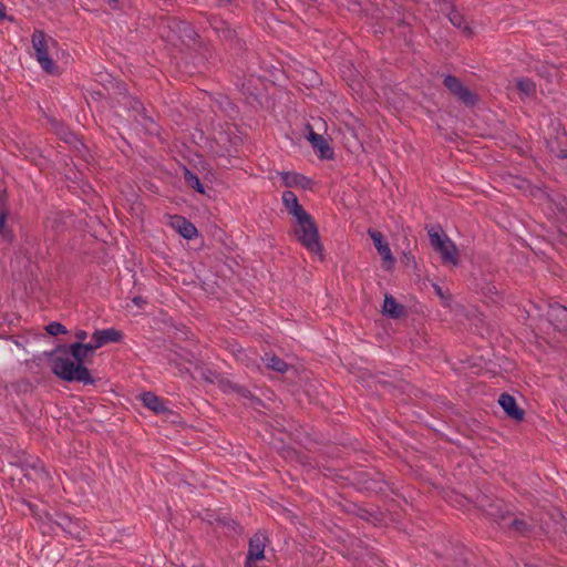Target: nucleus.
I'll list each match as a JSON object with an SVG mask.
<instances>
[{"mask_svg": "<svg viewBox=\"0 0 567 567\" xmlns=\"http://www.w3.org/2000/svg\"><path fill=\"white\" fill-rule=\"evenodd\" d=\"M279 176L286 187H300L302 189H310L312 181L296 172H280Z\"/></svg>", "mask_w": 567, "mask_h": 567, "instance_id": "nucleus-13", "label": "nucleus"}, {"mask_svg": "<svg viewBox=\"0 0 567 567\" xmlns=\"http://www.w3.org/2000/svg\"><path fill=\"white\" fill-rule=\"evenodd\" d=\"M449 19L453 25H455L460 29H463V32L466 35L473 34L471 27L465 23V19L460 12H457L455 10L451 11L449 14Z\"/></svg>", "mask_w": 567, "mask_h": 567, "instance_id": "nucleus-23", "label": "nucleus"}, {"mask_svg": "<svg viewBox=\"0 0 567 567\" xmlns=\"http://www.w3.org/2000/svg\"><path fill=\"white\" fill-rule=\"evenodd\" d=\"M558 209H559L560 212H565V207H564L563 205H560V206L558 207Z\"/></svg>", "mask_w": 567, "mask_h": 567, "instance_id": "nucleus-36", "label": "nucleus"}, {"mask_svg": "<svg viewBox=\"0 0 567 567\" xmlns=\"http://www.w3.org/2000/svg\"><path fill=\"white\" fill-rule=\"evenodd\" d=\"M269 539L266 532H257L252 535L248 543V551L245 564H256L257 560L265 558V548Z\"/></svg>", "mask_w": 567, "mask_h": 567, "instance_id": "nucleus-9", "label": "nucleus"}, {"mask_svg": "<svg viewBox=\"0 0 567 567\" xmlns=\"http://www.w3.org/2000/svg\"><path fill=\"white\" fill-rule=\"evenodd\" d=\"M133 302H134L136 306H138V307H141L143 303H145V301L143 300V298H142V297H135V298H133Z\"/></svg>", "mask_w": 567, "mask_h": 567, "instance_id": "nucleus-33", "label": "nucleus"}, {"mask_svg": "<svg viewBox=\"0 0 567 567\" xmlns=\"http://www.w3.org/2000/svg\"><path fill=\"white\" fill-rule=\"evenodd\" d=\"M117 0H110V2H116Z\"/></svg>", "mask_w": 567, "mask_h": 567, "instance_id": "nucleus-37", "label": "nucleus"}, {"mask_svg": "<svg viewBox=\"0 0 567 567\" xmlns=\"http://www.w3.org/2000/svg\"><path fill=\"white\" fill-rule=\"evenodd\" d=\"M49 519L73 539L81 540L86 535L85 525L80 519L72 518L68 514L55 513Z\"/></svg>", "mask_w": 567, "mask_h": 567, "instance_id": "nucleus-7", "label": "nucleus"}, {"mask_svg": "<svg viewBox=\"0 0 567 567\" xmlns=\"http://www.w3.org/2000/svg\"><path fill=\"white\" fill-rule=\"evenodd\" d=\"M186 179H187L188 184L194 189H196L198 193H200V194L205 193L203 184L200 183L199 178L195 174H192L190 172H187Z\"/></svg>", "mask_w": 567, "mask_h": 567, "instance_id": "nucleus-25", "label": "nucleus"}, {"mask_svg": "<svg viewBox=\"0 0 567 567\" xmlns=\"http://www.w3.org/2000/svg\"><path fill=\"white\" fill-rule=\"evenodd\" d=\"M159 32L166 41L173 44L181 42L188 47L195 44L198 37L190 23L176 17L163 19L159 24Z\"/></svg>", "mask_w": 567, "mask_h": 567, "instance_id": "nucleus-2", "label": "nucleus"}, {"mask_svg": "<svg viewBox=\"0 0 567 567\" xmlns=\"http://www.w3.org/2000/svg\"><path fill=\"white\" fill-rule=\"evenodd\" d=\"M501 503H491L488 507L486 508L487 515L493 518L495 522L498 523V525L506 529L508 533L513 535H527L532 529V524L529 519L524 516H516L513 513H506L503 515H496L494 513V508H501Z\"/></svg>", "mask_w": 567, "mask_h": 567, "instance_id": "nucleus-3", "label": "nucleus"}, {"mask_svg": "<svg viewBox=\"0 0 567 567\" xmlns=\"http://www.w3.org/2000/svg\"><path fill=\"white\" fill-rule=\"evenodd\" d=\"M4 16H6V12H4L3 6H0V21L4 18Z\"/></svg>", "mask_w": 567, "mask_h": 567, "instance_id": "nucleus-34", "label": "nucleus"}, {"mask_svg": "<svg viewBox=\"0 0 567 567\" xmlns=\"http://www.w3.org/2000/svg\"><path fill=\"white\" fill-rule=\"evenodd\" d=\"M141 401L144 406L156 414L171 413L172 411L165 405V401L153 392H144L141 394Z\"/></svg>", "mask_w": 567, "mask_h": 567, "instance_id": "nucleus-15", "label": "nucleus"}, {"mask_svg": "<svg viewBox=\"0 0 567 567\" xmlns=\"http://www.w3.org/2000/svg\"><path fill=\"white\" fill-rule=\"evenodd\" d=\"M494 503H501L502 504L501 508H497V507L494 508V513L496 515H503V514H506V513H511L509 511L505 509V504H504L503 501H495Z\"/></svg>", "mask_w": 567, "mask_h": 567, "instance_id": "nucleus-29", "label": "nucleus"}, {"mask_svg": "<svg viewBox=\"0 0 567 567\" xmlns=\"http://www.w3.org/2000/svg\"><path fill=\"white\" fill-rule=\"evenodd\" d=\"M82 347L89 354H92L96 349L101 348V346H97V341H93L92 343L82 342Z\"/></svg>", "mask_w": 567, "mask_h": 567, "instance_id": "nucleus-27", "label": "nucleus"}, {"mask_svg": "<svg viewBox=\"0 0 567 567\" xmlns=\"http://www.w3.org/2000/svg\"><path fill=\"white\" fill-rule=\"evenodd\" d=\"M8 213L6 209L0 210V235L4 241L11 244L14 239L12 229L7 225Z\"/></svg>", "mask_w": 567, "mask_h": 567, "instance_id": "nucleus-22", "label": "nucleus"}, {"mask_svg": "<svg viewBox=\"0 0 567 567\" xmlns=\"http://www.w3.org/2000/svg\"><path fill=\"white\" fill-rule=\"evenodd\" d=\"M443 84L464 105L474 106L477 103V95L463 85L458 78L447 74L443 79Z\"/></svg>", "mask_w": 567, "mask_h": 567, "instance_id": "nucleus-8", "label": "nucleus"}, {"mask_svg": "<svg viewBox=\"0 0 567 567\" xmlns=\"http://www.w3.org/2000/svg\"><path fill=\"white\" fill-rule=\"evenodd\" d=\"M368 233L379 254L382 256L383 260L393 264L394 258L392 256L389 245L383 241V235L380 231L372 229H370Z\"/></svg>", "mask_w": 567, "mask_h": 567, "instance_id": "nucleus-18", "label": "nucleus"}, {"mask_svg": "<svg viewBox=\"0 0 567 567\" xmlns=\"http://www.w3.org/2000/svg\"><path fill=\"white\" fill-rule=\"evenodd\" d=\"M31 42L34 49L35 59L42 70L48 74H56L58 65L49 55L50 48L56 47V41L52 38H47L43 31L34 30L31 37Z\"/></svg>", "mask_w": 567, "mask_h": 567, "instance_id": "nucleus-4", "label": "nucleus"}, {"mask_svg": "<svg viewBox=\"0 0 567 567\" xmlns=\"http://www.w3.org/2000/svg\"><path fill=\"white\" fill-rule=\"evenodd\" d=\"M231 389L234 391H236L237 393H239L244 398H249L251 394L249 390H247L246 388H243L240 385H233Z\"/></svg>", "mask_w": 567, "mask_h": 567, "instance_id": "nucleus-28", "label": "nucleus"}, {"mask_svg": "<svg viewBox=\"0 0 567 567\" xmlns=\"http://www.w3.org/2000/svg\"><path fill=\"white\" fill-rule=\"evenodd\" d=\"M172 226L183 236L185 239H193L198 235L197 228L193 223L187 220L183 216H175L172 221Z\"/></svg>", "mask_w": 567, "mask_h": 567, "instance_id": "nucleus-17", "label": "nucleus"}, {"mask_svg": "<svg viewBox=\"0 0 567 567\" xmlns=\"http://www.w3.org/2000/svg\"><path fill=\"white\" fill-rule=\"evenodd\" d=\"M87 337V333L84 330H78L75 333V338L79 340L78 342H82Z\"/></svg>", "mask_w": 567, "mask_h": 567, "instance_id": "nucleus-31", "label": "nucleus"}, {"mask_svg": "<svg viewBox=\"0 0 567 567\" xmlns=\"http://www.w3.org/2000/svg\"><path fill=\"white\" fill-rule=\"evenodd\" d=\"M266 367L279 373H285L288 370V364L277 355H265L262 358Z\"/></svg>", "mask_w": 567, "mask_h": 567, "instance_id": "nucleus-21", "label": "nucleus"}, {"mask_svg": "<svg viewBox=\"0 0 567 567\" xmlns=\"http://www.w3.org/2000/svg\"><path fill=\"white\" fill-rule=\"evenodd\" d=\"M64 352H69L74 361L68 358L54 357L52 359V373L66 382L78 381L83 384H94L95 380L90 370L84 365L89 353L83 349L82 342L71 343Z\"/></svg>", "mask_w": 567, "mask_h": 567, "instance_id": "nucleus-1", "label": "nucleus"}, {"mask_svg": "<svg viewBox=\"0 0 567 567\" xmlns=\"http://www.w3.org/2000/svg\"><path fill=\"white\" fill-rule=\"evenodd\" d=\"M282 204L287 212L292 215L296 220L299 218H306L308 214L303 207L299 204L298 197L291 190H286L282 193Z\"/></svg>", "mask_w": 567, "mask_h": 567, "instance_id": "nucleus-14", "label": "nucleus"}, {"mask_svg": "<svg viewBox=\"0 0 567 567\" xmlns=\"http://www.w3.org/2000/svg\"><path fill=\"white\" fill-rule=\"evenodd\" d=\"M517 89L526 96H529L535 93L534 82L526 78H522L517 81Z\"/></svg>", "mask_w": 567, "mask_h": 567, "instance_id": "nucleus-24", "label": "nucleus"}, {"mask_svg": "<svg viewBox=\"0 0 567 567\" xmlns=\"http://www.w3.org/2000/svg\"><path fill=\"white\" fill-rule=\"evenodd\" d=\"M246 357H247V355H246V352H245L243 349H239V350H238V353H237V358H238V360H240V361H245V358H246Z\"/></svg>", "mask_w": 567, "mask_h": 567, "instance_id": "nucleus-32", "label": "nucleus"}, {"mask_svg": "<svg viewBox=\"0 0 567 567\" xmlns=\"http://www.w3.org/2000/svg\"><path fill=\"white\" fill-rule=\"evenodd\" d=\"M45 331L51 336H58V334L66 333V328L62 323L54 321V322H50L45 327Z\"/></svg>", "mask_w": 567, "mask_h": 567, "instance_id": "nucleus-26", "label": "nucleus"}, {"mask_svg": "<svg viewBox=\"0 0 567 567\" xmlns=\"http://www.w3.org/2000/svg\"><path fill=\"white\" fill-rule=\"evenodd\" d=\"M429 238L432 247L440 252L444 264L458 265L457 247L445 234L432 228L429 230Z\"/></svg>", "mask_w": 567, "mask_h": 567, "instance_id": "nucleus-6", "label": "nucleus"}, {"mask_svg": "<svg viewBox=\"0 0 567 567\" xmlns=\"http://www.w3.org/2000/svg\"><path fill=\"white\" fill-rule=\"evenodd\" d=\"M298 226L295 234L301 245L310 252L321 256L322 245L319 239L318 228L312 217L307 214L306 218L297 219Z\"/></svg>", "mask_w": 567, "mask_h": 567, "instance_id": "nucleus-5", "label": "nucleus"}, {"mask_svg": "<svg viewBox=\"0 0 567 567\" xmlns=\"http://www.w3.org/2000/svg\"><path fill=\"white\" fill-rule=\"evenodd\" d=\"M65 229L64 216L61 213H52L45 219V230L51 231L53 236L63 233Z\"/></svg>", "mask_w": 567, "mask_h": 567, "instance_id": "nucleus-19", "label": "nucleus"}, {"mask_svg": "<svg viewBox=\"0 0 567 567\" xmlns=\"http://www.w3.org/2000/svg\"><path fill=\"white\" fill-rule=\"evenodd\" d=\"M547 319L557 331H567V308L559 303L549 305Z\"/></svg>", "mask_w": 567, "mask_h": 567, "instance_id": "nucleus-10", "label": "nucleus"}, {"mask_svg": "<svg viewBox=\"0 0 567 567\" xmlns=\"http://www.w3.org/2000/svg\"><path fill=\"white\" fill-rule=\"evenodd\" d=\"M403 306L399 305L391 295H385L383 302V312L391 318H400L403 315Z\"/></svg>", "mask_w": 567, "mask_h": 567, "instance_id": "nucleus-20", "label": "nucleus"}, {"mask_svg": "<svg viewBox=\"0 0 567 567\" xmlns=\"http://www.w3.org/2000/svg\"><path fill=\"white\" fill-rule=\"evenodd\" d=\"M435 290H436V292H437L439 295H442V290H441V287H440V286L435 285Z\"/></svg>", "mask_w": 567, "mask_h": 567, "instance_id": "nucleus-35", "label": "nucleus"}, {"mask_svg": "<svg viewBox=\"0 0 567 567\" xmlns=\"http://www.w3.org/2000/svg\"><path fill=\"white\" fill-rule=\"evenodd\" d=\"M92 339L93 341H97V346L103 347L111 342H121L123 339V332L115 328L95 330L92 334Z\"/></svg>", "mask_w": 567, "mask_h": 567, "instance_id": "nucleus-16", "label": "nucleus"}, {"mask_svg": "<svg viewBox=\"0 0 567 567\" xmlns=\"http://www.w3.org/2000/svg\"><path fill=\"white\" fill-rule=\"evenodd\" d=\"M358 515L363 518V519H370V517L372 516L371 513L368 511V509H364V508H360L358 511Z\"/></svg>", "mask_w": 567, "mask_h": 567, "instance_id": "nucleus-30", "label": "nucleus"}, {"mask_svg": "<svg viewBox=\"0 0 567 567\" xmlns=\"http://www.w3.org/2000/svg\"><path fill=\"white\" fill-rule=\"evenodd\" d=\"M309 128L311 127L309 126ZM308 140L321 159L334 158L333 148L329 145L328 141L322 135L317 134L312 130H310Z\"/></svg>", "mask_w": 567, "mask_h": 567, "instance_id": "nucleus-11", "label": "nucleus"}, {"mask_svg": "<svg viewBox=\"0 0 567 567\" xmlns=\"http://www.w3.org/2000/svg\"><path fill=\"white\" fill-rule=\"evenodd\" d=\"M498 403L511 419L518 422L524 420L525 412L517 405L513 395L502 393L498 399Z\"/></svg>", "mask_w": 567, "mask_h": 567, "instance_id": "nucleus-12", "label": "nucleus"}]
</instances>
